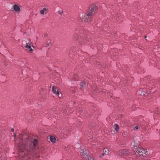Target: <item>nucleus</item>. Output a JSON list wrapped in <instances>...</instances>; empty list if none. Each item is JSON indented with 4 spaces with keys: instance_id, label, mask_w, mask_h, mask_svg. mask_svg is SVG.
Segmentation results:
<instances>
[{
    "instance_id": "f257e3e1",
    "label": "nucleus",
    "mask_w": 160,
    "mask_h": 160,
    "mask_svg": "<svg viewBox=\"0 0 160 160\" xmlns=\"http://www.w3.org/2000/svg\"><path fill=\"white\" fill-rule=\"evenodd\" d=\"M15 142L20 152L19 155L26 159H27V156H29L31 151L35 148L38 143L36 139L27 135L22 136V138H18Z\"/></svg>"
},
{
    "instance_id": "f03ea898",
    "label": "nucleus",
    "mask_w": 160,
    "mask_h": 160,
    "mask_svg": "<svg viewBox=\"0 0 160 160\" xmlns=\"http://www.w3.org/2000/svg\"><path fill=\"white\" fill-rule=\"evenodd\" d=\"M97 7L95 5H92L89 9L88 13L86 14L81 13L79 15V17L82 21L88 22L90 21L91 16L96 10Z\"/></svg>"
},
{
    "instance_id": "7ed1b4c3",
    "label": "nucleus",
    "mask_w": 160,
    "mask_h": 160,
    "mask_svg": "<svg viewBox=\"0 0 160 160\" xmlns=\"http://www.w3.org/2000/svg\"><path fill=\"white\" fill-rule=\"evenodd\" d=\"M81 155L83 158H84L86 160H94L89 155V152L85 149H81L80 151Z\"/></svg>"
},
{
    "instance_id": "20e7f679",
    "label": "nucleus",
    "mask_w": 160,
    "mask_h": 160,
    "mask_svg": "<svg viewBox=\"0 0 160 160\" xmlns=\"http://www.w3.org/2000/svg\"><path fill=\"white\" fill-rule=\"evenodd\" d=\"M23 45H25L26 48L28 49H29V51L32 52L33 51L32 48H31V46L32 45V42L29 40H27L26 41H23Z\"/></svg>"
},
{
    "instance_id": "39448f33",
    "label": "nucleus",
    "mask_w": 160,
    "mask_h": 160,
    "mask_svg": "<svg viewBox=\"0 0 160 160\" xmlns=\"http://www.w3.org/2000/svg\"><path fill=\"white\" fill-rule=\"evenodd\" d=\"M132 148L135 150H137V148L139 147V142L137 140H134L131 143Z\"/></svg>"
},
{
    "instance_id": "423d86ee",
    "label": "nucleus",
    "mask_w": 160,
    "mask_h": 160,
    "mask_svg": "<svg viewBox=\"0 0 160 160\" xmlns=\"http://www.w3.org/2000/svg\"><path fill=\"white\" fill-rule=\"evenodd\" d=\"M118 154L122 157H124L129 154V152L127 149H124L119 151Z\"/></svg>"
},
{
    "instance_id": "0eeeda50",
    "label": "nucleus",
    "mask_w": 160,
    "mask_h": 160,
    "mask_svg": "<svg viewBox=\"0 0 160 160\" xmlns=\"http://www.w3.org/2000/svg\"><path fill=\"white\" fill-rule=\"evenodd\" d=\"M52 91L53 93L57 94L59 97H61V95L60 96H59L60 91L57 88H55L54 86H53L52 88Z\"/></svg>"
},
{
    "instance_id": "6e6552de",
    "label": "nucleus",
    "mask_w": 160,
    "mask_h": 160,
    "mask_svg": "<svg viewBox=\"0 0 160 160\" xmlns=\"http://www.w3.org/2000/svg\"><path fill=\"white\" fill-rule=\"evenodd\" d=\"M83 31H81L79 32V34H80L79 36L80 37V38H82V40L83 43L86 42V38H87V36H86V37H85V35L84 34V35H82L83 34Z\"/></svg>"
},
{
    "instance_id": "1a4fd4ad",
    "label": "nucleus",
    "mask_w": 160,
    "mask_h": 160,
    "mask_svg": "<svg viewBox=\"0 0 160 160\" xmlns=\"http://www.w3.org/2000/svg\"><path fill=\"white\" fill-rule=\"evenodd\" d=\"M13 9L15 12L19 13L21 11V9L20 7L17 4H15L13 6Z\"/></svg>"
},
{
    "instance_id": "9d476101",
    "label": "nucleus",
    "mask_w": 160,
    "mask_h": 160,
    "mask_svg": "<svg viewBox=\"0 0 160 160\" xmlns=\"http://www.w3.org/2000/svg\"><path fill=\"white\" fill-rule=\"evenodd\" d=\"M143 149L142 148H141L140 147H139L137 148V150H135V151L138 154V155L141 156V155H142V151Z\"/></svg>"
},
{
    "instance_id": "9b49d317",
    "label": "nucleus",
    "mask_w": 160,
    "mask_h": 160,
    "mask_svg": "<svg viewBox=\"0 0 160 160\" xmlns=\"http://www.w3.org/2000/svg\"><path fill=\"white\" fill-rule=\"evenodd\" d=\"M142 155L141 156L143 157H145L146 155H149V152L148 151H147L146 149H143L142 152Z\"/></svg>"
},
{
    "instance_id": "f8f14e48",
    "label": "nucleus",
    "mask_w": 160,
    "mask_h": 160,
    "mask_svg": "<svg viewBox=\"0 0 160 160\" xmlns=\"http://www.w3.org/2000/svg\"><path fill=\"white\" fill-rule=\"evenodd\" d=\"M50 140L53 143H55L56 142V138L53 136H51L50 137Z\"/></svg>"
},
{
    "instance_id": "ddd939ff",
    "label": "nucleus",
    "mask_w": 160,
    "mask_h": 160,
    "mask_svg": "<svg viewBox=\"0 0 160 160\" xmlns=\"http://www.w3.org/2000/svg\"><path fill=\"white\" fill-rule=\"evenodd\" d=\"M75 33H76L75 34L74 36L73 39L74 40H77L78 38V37L77 34V33H78V31L76 30L75 31Z\"/></svg>"
},
{
    "instance_id": "4468645a",
    "label": "nucleus",
    "mask_w": 160,
    "mask_h": 160,
    "mask_svg": "<svg viewBox=\"0 0 160 160\" xmlns=\"http://www.w3.org/2000/svg\"><path fill=\"white\" fill-rule=\"evenodd\" d=\"M47 11L48 9L46 8H43L42 10L40 11V12L41 14H43L45 11Z\"/></svg>"
},
{
    "instance_id": "2eb2a0df",
    "label": "nucleus",
    "mask_w": 160,
    "mask_h": 160,
    "mask_svg": "<svg viewBox=\"0 0 160 160\" xmlns=\"http://www.w3.org/2000/svg\"><path fill=\"white\" fill-rule=\"evenodd\" d=\"M104 152L106 154H109L110 152L109 150L107 148L105 149L104 150Z\"/></svg>"
},
{
    "instance_id": "dca6fc26",
    "label": "nucleus",
    "mask_w": 160,
    "mask_h": 160,
    "mask_svg": "<svg viewBox=\"0 0 160 160\" xmlns=\"http://www.w3.org/2000/svg\"><path fill=\"white\" fill-rule=\"evenodd\" d=\"M115 130L116 131H118L119 130V127L118 125L117 124H115Z\"/></svg>"
},
{
    "instance_id": "f3484780",
    "label": "nucleus",
    "mask_w": 160,
    "mask_h": 160,
    "mask_svg": "<svg viewBox=\"0 0 160 160\" xmlns=\"http://www.w3.org/2000/svg\"><path fill=\"white\" fill-rule=\"evenodd\" d=\"M86 85L85 83L84 82H82L80 84V86L82 88H83V87Z\"/></svg>"
},
{
    "instance_id": "a211bd4d",
    "label": "nucleus",
    "mask_w": 160,
    "mask_h": 160,
    "mask_svg": "<svg viewBox=\"0 0 160 160\" xmlns=\"http://www.w3.org/2000/svg\"><path fill=\"white\" fill-rule=\"evenodd\" d=\"M77 78L78 76L76 74L74 75L73 76V78L74 79L76 80H77Z\"/></svg>"
},
{
    "instance_id": "6ab92c4d",
    "label": "nucleus",
    "mask_w": 160,
    "mask_h": 160,
    "mask_svg": "<svg viewBox=\"0 0 160 160\" xmlns=\"http://www.w3.org/2000/svg\"><path fill=\"white\" fill-rule=\"evenodd\" d=\"M58 13L59 14H62L63 13V11L62 9H60L58 11Z\"/></svg>"
},
{
    "instance_id": "aec40b11",
    "label": "nucleus",
    "mask_w": 160,
    "mask_h": 160,
    "mask_svg": "<svg viewBox=\"0 0 160 160\" xmlns=\"http://www.w3.org/2000/svg\"><path fill=\"white\" fill-rule=\"evenodd\" d=\"M139 128V127L138 126H136L134 127L133 129L135 130H138Z\"/></svg>"
},
{
    "instance_id": "412c9836",
    "label": "nucleus",
    "mask_w": 160,
    "mask_h": 160,
    "mask_svg": "<svg viewBox=\"0 0 160 160\" xmlns=\"http://www.w3.org/2000/svg\"><path fill=\"white\" fill-rule=\"evenodd\" d=\"M105 154V153H102L101 154V155L100 156H99V157L101 158L102 157H103L104 156V155Z\"/></svg>"
},
{
    "instance_id": "4be33fe9",
    "label": "nucleus",
    "mask_w": 160,
    "mask_h": 160,
    "mask_svg": "<svg viewBox=\"0 0 160 160\" xmlns=\"http://www.w3.org/2000/svg\"><path fill=\"white\" fill-rule=\"evenodd\" d=\"M16 134H14L13 135H12V137H13L14 138H15V137H16Z\"/></svg>"
},
{
    "instance_id": "5701e85b",
    "label": "nucleus",
    "mask_w": 160,
    "mask_h": 160,
    "mask_svg": "<svg viewBox=\"0 0 160 160\" xmlns=\"http://www.w3.org/2000/svg\"><path fill=\"white\" fill-rule=\"evenodd\" d=\"M49 46V44H48V43L47 44V45H46V46L47 47H48Z\"/></svg>"
},
{
    "instance_id": "b1692460",
    "label": "nucleus",
    "mask_w": 160,
    "mask_h": 160,
    "mask_svg": "<svg viewBox=\"0 0 160 160\" xmlns=\"http://www.w3.org/2000/svg\"><path fill=\"white\" fill-rule=\"evenodd\" d=\"M14 131V129L13 128H12L11 129V132H13Z\"/></svg>"
},
{
    "instance_id": "393cba45",
    "label": "nucleus",
    "mask_w": 160,
    "mask_h": 160,
    "mask_svg": "<svg viewBox=\"0 0 160 160\" xmlns=\"http://www.w3.org/2000/svg\"><path fill=\"white\" fill-rule=\"evenodd\" d=\"M103 92H105V91H104V90L103 91H102Z\"/></svg>"
}]
</instances>
